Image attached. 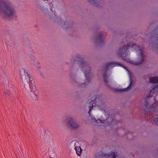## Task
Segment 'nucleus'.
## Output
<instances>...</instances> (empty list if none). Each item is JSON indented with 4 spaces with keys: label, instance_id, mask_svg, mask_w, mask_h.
<instances>
[{
    "label": "nucleus",
    "instance_id": "7ed1b4c3",
    "mask_svg": "<svg viewBox=\"0 0 158 158\" xmlns=\"http://www.w3.org/2000/svg\"><path fill=\"white\" fill-rule=\"evenodd\" d=\"M158 90V85H157L153 88V91L152 92V91L150 92V95L147 96L144 102V106L146 107H148L149 108L156 106H155V104H152V103L154 100L155 101L156 100L155 99L157 96V95H156V93H154V92L156 91H157Z\"/></svg>",
    "mask_w": 158,
    "mask_h": 158
},
{
    "label": "nucleus",
    "instance_id": "f257e3e1",
    "mask_svg": "<svg viewBox=\"0 0 158 158\" xmlns=\"http://www.w3.org/2000/svg\"><path fill=\"white\" fill-rule=\"evenodd\" d=\"M132 48H134L135 50L139 52L140 54V55H139V56L137 58V60L136 61H131V62H130V61L129 62L135 65L141 64L144 60V56L142 50L139 47L136 46L134 44H132L131 45V44H130L123 47L120 50V51L119 54L120 57H122V59L124 60L128 61L129 59L127 58L128 55L127 53L126 52V51L127 49Z\"/></svg>",
    "mask_w": 158,
    "mask_h": 158
},
{
    "label": "nucleus",
    "instance_id": "dca6fc26",
    "mask_svg": "<svg viewBox=\"0 0 158 158\" xmlns=\"http://www.w3.org/2000/svg\"><path fill=\"white\" fill-rule=\"evenodd\" d=\"M92 107H91V106H90L89 107V114H90V112L91 111V110H92Z\"/></svg>",
    "mask_w": 158,
    "mask_h": 158
},
{
    "label": "nucleus",
    "instance_id": "9b49d317",
    "mask_svg": "<svg viewBox=\"0 0 158 158\" xmlns=\"http://www.w3.org/2000/svg\"><path fill=\"white\" fill-rule=\"evenodd\" d=\"M150 82L153 83H158V77H154L150 78Z\"/></svg>",
    "mask_w": 158,
    "mask_h": 158
},
{
    "label": "nucleus",
    "instance_id": "f3484780",
    "mask_svg": "<svg viewBox=\"0 0 158 158\" xmlns=\"http://www.w3.org/2000/svg\"><path fill=\"white\" fill-rule=\"evenodd\" d=\"M92 107H94L96 105V104L95 103H92Z\"/></svg>",
    "mask_w": 158,
    "mask_h": 158
},
{
    "label": "nucleus",
    "instance_id": "6ab92c4d",
    "mask_svg": "<svg viewBox=\"0 0 158 158\" xmlns=\"http://www.w3.org/2000/svg\"><path fill=\"white\" fill-rule=\"evenodd\" d=\"M49 158H53V157H49Z\"/></svg>",
    "mask_w": 158,
    "mask_h": 158
},
{
    "label": "nucleus",
    "instance_id": "f03ea898",
    "mask_svg": "<svg viewBox=\"0 0 158 158\" xmlns=\"http://www.w3.org/2000/svg\"><path fill=\"white\" fill-rule=\"evenodd\" d=\"M16 11L11 4L8 2L0 3V15L6 18L15 15Z\"/></svg>",
    "mask_w": 158,
    "mask_h": 158
},
{
    "label": "nucleus",
    "instance_id": "4468645a",
    "mask_svg": "<svg viewBox=\"0 0 158 158\" xmlns=\"http://www.w3.org/2000/svg\"><path fill=\"white\" fill-rule=\"evenodd\" d=\"M84 73L85 75V77L87 78H88L89 75L90 74L89 72V71H85L84 72Z\"/></svg>",
    "mask_w": 158,
    "mask_h": 158
},
{
    "label": "nucleus",
    "instance_id": "a211bd4d",
    "mask_svg": "<svg viewBox=\"0 0 158 158\" xmlns=\"http://www.w3.org/2000/svg\"><path fill=\"white\" fill-rule=\"evenodd\" d=\"M105 81L106 83L107 82V81L106 80H105Z\"/></svg>",
    "mask_w": 158,
    "mask_h": 158
},
{
    "label": "nucleus",
    "instance_id": "39448f33",
    "mask_svg": "<svg viewBox=\"0 0 158 158\" xmlns=\"http://www.w3.org/2000/svg\"><path fill=\"white\" fill-rule=\"evenodd\" d=\"M68 123L72 129L77 130L80 127V125L77 123L75 119L72 117L68 118Z\"/></svg>",
    "mask_w": 158,
    "mask_h": 158
},
{
    "label": "nucleus",
    "instance_id": "2eb2a0df",
    "mask_svg": "<svg viewBox=\"0 0 158 158\" xmlns=\"http://www.w3.org/2000/svg\"><path fill=\"white\" fill-rule=\"evenodd\" d=\"M155 122L156 125H158V118L155 120Z\"/></svg>",
    "mask_w": 158,
    "mask_h": 158
},
{
    "label": "nucleus",
    "instance_id": "9d476101",
    "mask_svg": "<svg viewBox=\"0 0 158 158\" xmlns=\"http://www.w3.org/2000/svg\"><path fill=\"white\" fill-rule=\"evenodd\" d=\"M77 154L79 156L81 155L82 150L80 146L75 147V148Z\"/></svg>",
    "mask_w": 158,
    "mask_h": 158
},
{
    "label": "nucleus",
    "instance_id": "20e7f679",
    "mask_svg": "<svg viewBox=\"0 0 158 158\" xmlns=\"http://www.w3.org/2000/svg\"><path fill=\"white\" fill-rule=\"evenodd\" d=\"M20 74L23 83L25 85L30 82V75L27 71L24 68H22L20 71Z\"/></svg>",
    "mask_w": 158,
    "mask_h": 158
},
{
    "label": "nucleus",
    "instance_id": "0eeeda50",
    "mask_svg": "<svg viewBox=\"0 0 158 158\" xmlns=\"http://www.w3.org/2000/svg\"><path fill=\"white\" fill-rule=\"evenodd\" d=\"M117 153L114 152H112L110 153L107 155H100L98 158H116Z\"/></svg>",
    "mask_w": 158,
    "mask_h": 158
},
{
    "label": "nucleus",
    "instance_id": "ddd939ff",
    "mask_svg": "<svg viewBox=\"0 0 158 158\" xmlns=\"http://www.w3.org/2000/svg\"><path fill=\"white\" fill-rule=\"evenodd\" d=\"M1 78L3 80H6L8 79V76L6 74H4L1 76Z\"/></svg>",
    "mask_w": 158,
    "mask_h": 158
},
{
    "label": "nucleus",
    "instance_id": "423d86ee",
    "mask_svg": "<svg viewBox=\"0 0 158 158\" xmlns=\"http://www.w3.org/2000/svg\"><path fill=\"white\" fill-rule=\"evenodd\" d=\"M30 92L29 94L33 99L36 100L37 99L38 95L35 93L36 88L34 83L30 82L29 83Z\"/></svg>",
    "mask_w": 158,
    "mask_h": 158
},
{
    "label": "nucleus",
    "instance_id": "6e6552de",
    "mask_svg": "<svg viewBox=\"0 0 158 158\" xmlns=\"http://www.w3.org/2000/svg\"><path fill=\"white\" fill-rule=\"evenodd\" d=\"M113 65H114V66H119L122 67H123V65L120 64L118 63H116V62H111L107 64L106 65V69H107L108 67H113L114 66H112Z\"/></svg>",
    "mask_w": 158,
    "mask_h": 158
},
{
    "label": "nucleus",
    "instance_id": "1a4fd4ad",
    "mask_svg": "<svg viewBox=\"0 0 158 158\" xmlns=\"http://www.w3.org/2000/svg\"><path fill=\"white\" fill-rule=\"evenodd\" d=\"M130 83L129 85L127 88L122 89L120 90V91L122 92L127 91L130 89L131 88V86L133 85V81L131 79Z\"/></svg>",
    "mask_w": 158,
    "mask_h": 158
},
{
    "label": "nucleus",
    "instance_id": "f8f14e48",
    "mask_svg": "<svg viewBox=\"0 0 158 158\" xmlns=\"http://www.w3.org/2000/svg\"><path fill=\"white\" fill-rule=\"evenodd\" d=\"M49 157L54 158L56 155V152L54 150L50 151L49 152Z\"/></svg>",
    "mask_w": 158,
    "mask_h": 158
}]
</instances>
